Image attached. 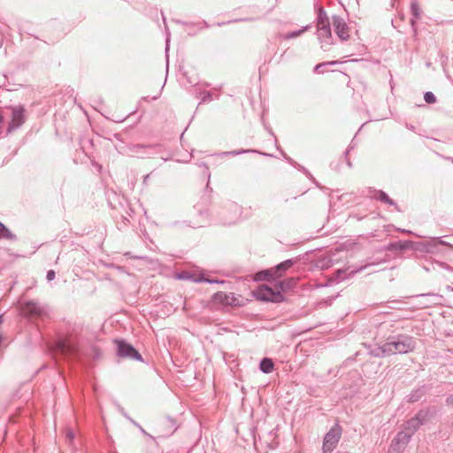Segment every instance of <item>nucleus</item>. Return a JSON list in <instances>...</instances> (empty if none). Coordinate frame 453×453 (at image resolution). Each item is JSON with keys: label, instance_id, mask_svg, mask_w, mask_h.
Listing matches in <instances>:
<instances>
[{"label": "nucleus", "instance_id": "21", "mask_svg": "<svg viewBox=\"0 0 453 453\" xmlns=\"http://www.w3.org/2000/svg\"><path fill=\"white\" fill-rule=\"evenodd\" d=\"M201 96V102L199 104L203 103H208L212 101L213 99H219V92L218 89H213L211 91H203L200 94Z\"/></svg>", "mask_w": 453, "mask_h": 453}, {"label": "nucleus", "instance_id": "34", "mask_svg": "<svg viewBox=\"0 0 453 453\" xmlns=\"http://www.w3.org/2000/svg\"><path fill=\"white\" fill-rule=\"evenodd\" d=\"M299 168H300V169L304 173V174H305L309 179H311V180L315 183V185H316L317 187H319V188H321V187H320L319 183L315 180V178L311 175V173L307 169H305L303 166H301V165H299Z\"/></svg>", "mask_w": 453, "mask_h": 453}, {"label": "nucleus", "instance_id": "4", "mask_svg": "<svg viewBox=\"0 0 453 453\" xmlns=\"http://www.w3.org/2000/svg\"><path fill=\"white\" fill-rule=\"evenodd\" d=\"M253 296L257 300L264 302L281 303L284 300V296L279 288L273 289L265 284L257 287L253 291Z\"/></svg>", "mask_w": 453, "mask_h": 453}, {"label": "nucleus", "instance_id": "30", "mask_svg": "<svg viewBox=\"0 0 453 453\" xmlns=\"http://www.w3.org/2000/svg\"><path fill=\"white\" fill-rule=\"evenodd\" d=\"M337 64H339V61H329V62L319 63L315 65L314 72L322 73L325 72L324 68L326 65H335Z\"/></svg>", "mask_w": 453, "mask_h": 453}, {"label": "nucleus", "instance_id": "7", "mask_svg": "<svg viewBox=\"0 0 453 453\" xmlns=\"http://www.w3.org/2000/svg\"><path fill=\"white\" fill-rule=\"evenodd\" d=\"M317 36L321 43V48L326 51L333 44V36L330 25L317 26Z\"/></svg>", "mask_w": 453, "mask_h": 453}, {"label": "nucleus", "instance_id": "31", "mask_svg": "<svg viewBox=\"0 0 453 453\" xmlns=\"http://www.w3.org/2000/svg\"><path fill=\"white\" fill-rule=\"evenodd\" d=\"M228 208L234 212V218L231 219L233 220L234 219L237 218V216L241 213V207L235 203H229Z\"/></svg>", "mask_w": 453, "mask_h": 453}, {"label": "nucleus", "instance_id": "14", "mask_svg": "<svg viewBox=\"0 0 453 453\" xmlns=\"http://www.w3.org/2000/svg\"><path fill=\"white\" fill-rule=\"evenodd\" d=\"M213 299L215 302L225 304V305H234L236 298L234 296L233 293H224L218 292L213 295Z\"/></svg>", "mask_w": 453, "mask_h": 453}, {"label": "nucleus", "instance_id": "22", "mask_svg": "<svg viewBox=\"0 0 453 453\" xmlns=\"http://www.w3.org/2000/svg\"><path fill=\"white\" fill-rule=\"evenodd\" d=\"M297 280L296 278H288L278 283V288L281 291L290 290L296 287Z\"/></svg>", "mask_w": 453, "mask_h": 453}, {"label": "nucleus", "instance_id": "9", "mask_svg": "<svg viewBox=\"0 0 453 453\" xmlns=\"http://www.w3.org/2000/svg\"><path fill=\"white\" fill-rule=\"evenodd\" d=\"M332 24L334 33L342 41H347L349 38V26L341 16L333 15Z\"/></svg>", "mask_w": 453, "mask_h": 453}, {"label": "nucleus", "instance_id": "50", "mask_svg": "<svg viewBox=\"0 0 453 453\" xmlns=\"http://www.w3.org/2000/svg\"><path fill=\"white\" fill-rule=\"evenodd\" d=\"M438 242H439L440 244H441V245H448V243H447L446 242H444V241H442V240H441V239L438 241Z\"/></svg>", "mask_w": 453, "mask_h": 453}, {"label": "nucleus", "instance_id": "45", "mask_svg": "<svg viewBox=\"0 0 453 453\" xmlns=\"http://www.w3.org/2000/svg\"><path fill=\"white\" fill-rule=\"evenodd\" d=\"M128 420H129L132 424H134L135 426H137V427H139V426H140V425H139L138 423H136V422H135L134 419H132L131 418H128Z\"/></svg>", "mask_w": 453, "mask_h": 453}, {"label": "nucleus", "instance_id": "10", "mask_svg": "<svg viewBox=\"0 0 453 453\" xmlns=\"http://www.w3.org/2000/svg\"><path fill=\"white\" fill-rule=\"evenodd\" d=\"M369 196L383 203L394 206L396 211H400V209L395 202L391 199L383 190L369 189Z\"/></svg>", "mask_w": 453, "mask_h": 453}, {"label": "nucleus", "instance_id": "32", "mask_svg": "<svg viewBox=\"0 0 453 453\" xmlns=\"http://www.w3.org/2000/svg\"><path fill=\"white\" fill-rule=\"evenodd\" d=\"M249 152H256V150H232V151H226L221 153L222 156L231 155V156H237L243 153H249Z\"/></svg>", "mask_w": 453, "mask_h": 453}, {"label": "nucleus", "instance_id": "28", "mask_svg": "<svg viewBox=\"0 0 453 453\" xmlns=\"http://www.w3.org/2000/svg\"><path fill=\"white\" fill-rule=\"evenodd\" d=\"M311 25L304 26V27H303L299 30H296V31L289 32V33H287V34L283 35L282 37L285 40H289V39L296 38V37L300 36L301 35H303L307 30H309L311 28Z\"/></svg>", "mask_w": 453, "mask_h": 453}, {"label": "nucleus", "instance_id": "39", "mask_svg": "<svg viewBox=\"0 0 453 453\" xmlns=\"http://www.w3.org/2000/svg\"><path fill=\"white\" fill-rule=\"evenodd\" d=\"M349 150H347L345 151V157H346L347 165H348L349 167H351V166H352V164H351L350 160L348 158V154H349Z\"/></svg>", "mask_w": 453, "mask_h": 453}, {"label": "nucleus", "instance_id": "44", "mask_svg": "<svg viewBox=\"0 0 453 453\" xmlns=\"http://www.w3.org/2000/svg\"><path fill=\"white\" fill-rule=\"evenodd\" d=\"M4 115H3V111H2V109L0 108V125L4 122Z\"/></svg>", "mask_w": 453, "mask_h": 453}, {"label": "nucleus", "instance_id": "13", "mask_svg": "<svg viewBox=\"0 0 453 453\" xmlns=\"http://www.w3.org/2000/svg\"><path fill=\"white\" fill-rule=\"evenodd\" d=\"M294 263L295 262L293 259H287L278 264L276 266L271 268L274 279L281 277L282 274L294 265Z\"/></svg>", "mask_w": 453, "mask_h": 453}, {"label": "nucleus", "instance_id": "51", "mask_svg": "<svg viewBox=\"0 0 453 453\" xmlns=\"http://www.w3.org/2000/svg\"><path fill=\"white\" fill-rule=\"evenodd\" d=\"M139 428H140V430L142 431V433L143 434H148L145 432V430H144L141 426H139Z\"/></svg>", "mask_w": 453, "mask_h": 453}, {"label": "nucleus", "instance_id": "27", "mask_svg": "<svg viewBox=\"0 0 453 453\" xmlns=\"http://www.w3.org/2000/svg\"><path fill=\"white\" fill-rule=\"evenodd\" d=\"M429 409H422L413 418L423 426L429 420Z\"/></svg>", "mask_w": 453, "mask_h": 453}, {"label": "nucleus", "instance_id": "37", "mask_svg": "<svg viewBox=\"0 0 453 453\" xmlns=\"http://www.w3.org/2000/svg\"><path fill=\"white\" fill-rule=\"evenodd\" d=\"M55 276H56V273H55V271H53V270H50V271H48V272H47L46 279H47L49 281H50V280H54V279H55Z\"/></svg>", "mask_w": 453, "mask_h": 453}, {"label": "nucleus", "instance_id": "33", "mask_svg": "<svg viewBox=\"0 0 453 453\" xmlns=\"http://www.w3.org/2000/svg\"><path fill=\"white\" fill-rule=\"evenodd\" d=\"M424 100L427 104H434L436 102V97L433 92L427 91L424 94Z\"/></svg>", "mask_w": 453, "mask_h": 453}, {"label": "nucleus", "instance_id": "42", "mask_svg": "<svg viewBox=\"0 0 453 453\" xmlns=\"http://www.w3.org/2000/svg\"><path fill=\"white\" fill-rule=\"evenodd\" d=\"M420 296H434L436 298L440 297V296L434 294H422Z\"/></svg>", "mask_w": 453, "mask_h": 453}, {"label": "nucleus", "instance_id": "8", "mask_svg": "<svg viewBox=\"0 0 453 453\" xmlns=\"http://www.w3.org/2000/svg\"><path fill=\"white\" fill-rule=\"evenodd\" d=\"M410 441V435H405L404 431L398 432L390 443L388 453H401Z\"/></svg>", "mask_w": 453, "mask_h": 453}, {"label": "nucleus", "instance_id": "1", "mask_svg": "<svg viewBox=\"0 0 453 453\" xmlns=\"http://www.w3.org/2000/svg\"><path fill=\"white\" fill-rule=\"evenodd\" d=\"M19 311L25 319L35 321L43 319L49 316V306L38 300H25L20 298L19 301Z\"/></svg>", "mask_w": 453, "mask_h": 453}, {"label": "nucleus", "instance_id": "36", "mask_svg": "<svg viewBox=\"0 0 453 453\" xmlns=\"http://www.w3.org/2000/svg\"><path fill=\"white\" fill-rule=\"evenodd\" d=\"M197 281H206V282L211 283V284H212V283H221V284L224 283L223 280H209V279H204L203 277L199 279Z\"/></svg>", "mask_w": 453, "mask_h": 453}, {"label": "nucleus", "instance_id": "43", "mask_svg": "<svg viewBox=\"0 0 453 453\" xmlns=\"http://www.w3.org/2000/svg\"><path fill=\"white\" fill-rule=\"evenodd\" d=\"M120 412H121V413L123 414V416H124L125 418H127V419L130 418V417L127 414V412L124 411V409H123V408H121V409H120Z\"/></svg>", "mask_w": 453, "mask_h": 453}, {"label": "nucleus", "instance_id": "40", "mask_svg": "<svg viewBox=\"0 0 453 453\" xmlns=\"http://www.w3.org/2000/svg\"><path fill=\"white\" fill-rule=\"evenodd\" d=\"M397 231L401 232V233H404V234H412L411 231L406 230V229H402V228H397Z\"/></svg>", "mask_w": 453, "mask_h": 453}, {"label": "nucleus", "instance_id": "11", "mask_svg": "<svg viewBox=\"0 0 453 453\" xmlns=\"http://www.w3.org/2000/svg\"><path fill=\"white\" fill-rule=\"evenodd\" d=\"M57 349L63 354H76L75 344L67 338L61 339L57 342Z\"/></svg>", "mask_w": 453, "mask_h": 453}, {"label": "nucleus", "instance_id": "41", "mask_svg": "<svg viewBox=\"0 0 453 453\" xmlns=\"http://www.w3.org/2000/svg\"><path fill=\"white\" fill-rule=\"evenodd\" d=\"M187 278H188V274L185 273H181L178 274V279L183 280V279H187Z\"/></svg>", "mask_w": 453, "mask_h": 453}, {"label": "nucleus", "instance_id": "29", "mask_svg": "<svg viewBox=\"0 0 453 453\" xmlns=\"http://www.w3.org/2000/svg\"><path fill=\"white\" fill-rule=\"evenodd\" d=\"M370 354H371L372 357H388V351H387V349H386L385 342H384V343H382L381 345L378 346L377 348L372 349L370 351Z\"/></svg>", "mask_w": 453, "mask_h": 453}, {"label": "nucleus", "instance_id": "49", "mask_svg": "<svg viewBox=\"0 0 453 453\" xmlns=\"http://www.w3.org/2000/svg\"><path fill=\"white\" fill-rule=\"evenodd\" d=\"M408 129L411 130V131H414L415 127L411 125H407L406 126Z\"/></svg>", "mask_w": 453, "mask_h": 453}, {"label": "nucleus", "instance_id": "18", "mask_svg": "<svg viewBox=\"0 0 453 453\" xmlns=\"http://www.w3.org/2000/svg\"><path fill=\"white\" fill-rule=\"evenodd\" d=\"M411 12L412 15V19H411L410 23L412 27L413 34L416 35L417 34L416 19H418L421 17V10L417 2H411Z\"/></svg>", "mask_w": 453, "mask_h": 453}, {"label": "nucleus", "instance_id": "23", "mask_svg": "<svg viewBox=\"0 0 453 453\" xmlns=\"http://www.w3.org/2000/svg\"><path fill=\"white\" fill-rule=\"evenodd\" d=\"M330 20L325 9L321 6L318 8L317 26L330 25Z\"/></svg>", "mask_w": 453, "mask_h": 453}, {"label": "nucleus", "instance_id": "48", "mask_svg": "<svg viewBox=\"0 0 453 453\" xmlns=\"http://www.w3.org/2000/svg\"><path fill=\"white\" fill-rule=\"evenodd\" d=\"M168 42H169V37L166 38V46H165V51L168 50L169 49V45H168Z\"/></svg>", "mask_w": 453, "mask_h": 453}, {"label": "nucleus", "instance_id": "6", "mask_svg": "<svg viewBox=\"0 0 453 453\" xmlns=\"http://www.w3.org/2000/svg\"><path fill=\"white\" fill-rule=\"evenodd\" d=\"M117 346V355L121 358H129L142 362V357L138 350L130 343L123 339L114 341Z\"/></svg>", "mask_w": 453, "mask_h": 453}, {"label": "nucleus", "instance_id": "24", "mask_svg": "<svg viewBox=\"0 0 453 453\" xmlns=\"http://www.w3.org/2000/svg\"><path fill=\"white\" fill-rule=\"evenodd\" d=\"M273 362L269 357H264L259 364V369L264 373H270L273 370Z\"/></svg>", "mask_w": 453, "mask_h": 453}, {"label": "nucleus", "instance_id": "17", "mask_svg": "<svg viewBox=\"0 0 453 453\" xmlns=\"http://www.w3.org/2000/svg\"><path fill=\"white\" fill-rule=\"evenodd\" d=\"M420 426V423L412 417L403 423V429L402 431H404L405 435H410V439H411L412 435Z\"/></svg>", "mask_w": 453, "mask_h": 453}, {"label": "nucleus", "instance_id": "15", "mask_svg": "<svg viewBox=\"0 0 453 453\" xmlns=\"http://www.w3.org/2000/svg\"><path fill=\"white\" fill-rule=\"evenodd\" d=\"M394 327L395 324L392 321H384L380 324L377 334L382 338H386V341H388V336L395 333Z\"/></svg>", "mask_w": 453, "mask_h": 453}, {"label": "nucleus", "instance_id": "19", "mask_svg": "<svg viewBox=\"0 0 453 453\" xmlns=\"http://www.w3.org/2000/svg\"><path fill=\"white\" fill-rule=\"evenodd\" d=\"M411 242L410 241H398V242H390L386 250H388V251H402V250H407L409 248H411Z\"/></svg>", "mask_w": 453, "mask_h": 453}, {"label": "nucleus", "instance_id": "5", "mask_svg": "<svg viewBox=\"0 0 453 453\" xmlns=\"http://www.w3.org/2000/svg\"><path fill=\"white\" fill-rule=\"evenodd\" d=\"M342 429L340 425L335 424L326 434L323 440L322 450L323 453H332L337 447L338 442L342 436Z\"/></svg>", "mask_w": 453, "mask_h": 453}, {"label": "nucleus", "instance_id": "25", "mask_svg": "<svg viewBox=\"0 0 453 453\" xmlns=\"http://www.w3.org/2000/svg\"><path fill=\"white\" fill-rule=\"evenodd\" d=\"M255 280L257 281L275 280L272 273V269L262 270L256 273Z\"/></svg>", "mask_w": 453, "mask_h": 453}, {"label": "nucleus", "instance_id": "52", "mask_svg": "<svg viewBox=\"0 0 453 453\" xmlns=\"http://www.w3.org/2000/svg\"><path fill=\"white\" fill-rule=\"evenodd\" d=\"M263 155H265V156H268V157H272V155H271V154H267V153H263Z\"/></svg>", "mask_w": 453, "mask_h": 453}, {"label": "nucleus", "instance_id": "3", "mask_svg": "<svg viewBox=\"0 0 453 453\" xmlns=\"http://www.w3.org/2000/svg\"><path fill=\"white\" fill-rule=\"evenodd\" d=\"M11 111V120L8 122L6 134H11L20 128L27 121L26 108L22 104L5 106Z\"/></svg>", "mask_w": 453, "mask_h": 453}, {"label": "nucleus", "instance_id": "26", "mask_svg": "<svg viewBox=\"0 0 453 453\" xmlns=\"http://www.w3.org/2000/svg\"><path fill=\"white\" fill-rule=\"evenodd\" d=\"M15 241L17 236L12 234L2 222H0V240Z\"/></svg>", "mask_w": 453, "mask_h": 453}, {"label": "nucleus", "instance_id": "16", "mask_svg": "<svg viewBox=\"0 0 453 453\" xmlns=\"http://www.w3.org/2000/svg\"><path fill=\"white\" fill-rule=\"evenodd\" d=\"M426 385L419 386L406 396V401L410 403H416L426 395Z\"/></svg>", "mask_w": 453, "mask_h": 453}, {"label": "nucleus", "instance_id": "47", "mask_svg": "<svg viewBox=\"0 0 453 453\" xmlns=\"http://www.w3.org/2000/svg\"><path fill=\"white\" fill-rule=\"evenodd\" d=\"M199 165L204 167L207 171L209 170L208 165L205 163H203V162L201 163Z\"/></svg>", "mask_w": 453, "mask_h": 453}, {"label": "nucleus", "instance_id": "20", "mask_svg": "<svg viewBox=\"0 0 453 453\" xmlns=\"http://www.w3.org/2000/svg\"><path fill=\"white\" fill-rule=\"evenodd\" d=\"M334 260L331 255H324L318 257L316 260V266L320 270H326L333 266Z\"/></svg>", "mask_w": 453, "mask_h": 453}, {"label": "nucleus", "instance_id": "35", "mask_svg": "<svg viewBox=\"0 0 453 453\" xmlns=\"http://www.w3.org/2000/svg\"><path fill=\"white\" fill-rule=\"evenodd\" d=\"M65 440L66 441H68L69 443H72L73 441L74 440V433L73 431L68 429L66 431V434H65Z\"/></svg>", "mask_w": 453, "mask_h": 453}, {"label": "nucleus", "instance_id": "38", "mask_svg": "<svg viewBox=\"0 0 453 453\" xmlns=\"http://www.w3.org/2000/svg\"><path fill=\"white\" fill-rule=\"evenodd\" d=\"M446 404H447V405H452V406H453V394H452V395H449L446 398Z\"/></svg>", "mask_w": 453, "mask_h": 453}, {"label": "nucleus", "instance_id": "2", "mask_svg": "<svg viewBox=\"0 0 453 453\" xmlns=\"http://www.w3.org/2000/svg\"><path fill=\"white\" fill-rule=\"evenodd\" d=\"M388 355L406 354L414 350L416 342L407 334L388 335L385 342Z\"/></svg>", "mask_w": 453, "mask_h": 453}, {"label": "nucleus", "instance_id": "46", "mask_svg": "<svg viewBox=\"0 0 453 453\" xmlns=\"http://www.w3.org/2000/svg\"><path fill=\"white\" fill-rule=\"evenodd\" d=\"M282 154H283V157H284V158H285L286 160H288V161H289V162H291V163H292V159H291L289 157H288L285 153H282Z\"/></svg>", "mask_w": 453, "mask_h": 453}, {"label": "nucleus", "instance_id": "12", "mask_svg": "<svg viewBox=\"0 0 453 453\" xmlns=\"http://www.w3.org/2000/svg\"><path fill=\"white\" fill-rule=\"evenodd\" d=\"M364 267H359L358 269H353L349 271V267L345 269H338L333 274V280L340 282L345 279L352 277L357 273L363 270Z\"/></svg>", "mask_w": 453, "mask_h": 453}]
</instances>
